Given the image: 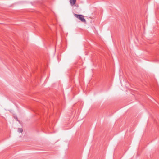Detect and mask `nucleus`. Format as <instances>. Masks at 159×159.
<instances>
[{"instance_id": "obj_1", "label": "nucleus", "mask_w": 159, "mask_h": 159, "mask_svg": "<svg viewBox=\"0 0 159 159\" xmlns=\"http://www.w3.org/2000/svg\"><path fill=\"white\" fill-rule=\"evenodd\" d=\"M75 16L77 18L80 20L82 22L86 23V20L84 18L83 15H78L75 14Z\"/></svg>"}, {"instance_id": "obj_2", "label": "nucleus", "mask_w": 159, "mask_h": 159, "mask_svg": "<svg viewBox=\"0 0 159 159\" xmlns=\"http://www.w3.org/2000/svg\"><path fill=\"white\" fill-rule=\"evenodd\" d=\"M70 1L71 5L73 6L75 4L76 0H70Z\"/></svg>"}, {"instance_id": "obj_3", "label": "nucleus", "mask_w": 159, "mask_h": 159, "mask_svg": "<svg viewBox=\"0 0 159 159\" xmlns=\"http://www.w3.org/2000/svg\"><path fill=\"white\" fill-rule=\"evenodd\" d=\"M18 130L20 133H22L23 132V129L21 128H18Z\"/></svg>"}]
</instances>
